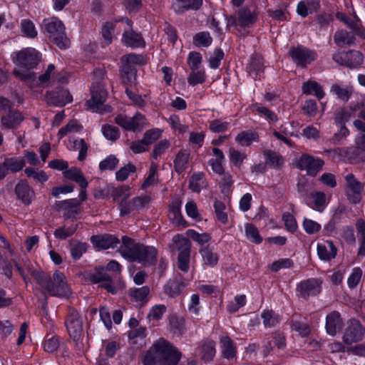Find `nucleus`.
I'll use <instances>...</instances> for the list:
<instances>
[{
	"label": "nucleus",
	"mask_w": 365,
	"mask_h": 365,
	"mask_svg": "<svg viewBox=\"0 0 365 365\" xmlns=\"http://www.w3.org/2000/svg\"><path fill=\"white\" fill-rule=\"evenodd\" d=\"M16 64L14 74L24 81L35 80V73L31 70L37 66L41 59V53L35 48L28 47L11 54Z\"/></svg>",
	"instance_id": "nucleus-1"
},
{
	"label": "nucleus",
	"mask_w": 365,
	"mask_h": 365,
	"mask_svg": "<svg viewBox=\"0 0 365 365\" xmlns=\"http://www.w3.org/2000/svg\"><path fill=\"white\" fill-rule=\"evenodd\" d=\"M119 252L128 261L137 262L143 265H150L155 262L158 252L153 246L135 243L132 239L125 236L122 237Z\"/></svg>",
	"instance_id": "nucleus-2"
},
{
	"label": "nucleus",
	"mask_w": 365,
	"mask_h": 365,
	"mask_svg": "<svg viewBox=\"0 0 365 365\" xmlns=\"http://www.w3.org/2000/svg\"><path fill=\"white\" fill-rule=\"evenodd\" d=\"M36 280L40 286L52 296L68 297L70 293V289L65 282V277L59 272L53 274V280H51L49 276L45 273L39 274L36 277Z\"/></svg>",
	"instance_id": "nucleus-3"
},
{
	"label": "nucleus",
	"mask_w": 365,
	"mask_h": 365,
	"mask_svg": "<svg viewBox=\"0 0 365 365\" xmlns=\"http://www.w3.org/2000/svg\"><path fill=\"white\" fill-rule=\"evenodd\" d=\"M43 26L48 34V38L59 48L65 49L69 46L66 29L63 22L56 17H50L43 21Z\"/></svg>",
	"instance_id": "nucleus-4"
},
{
	"label": "nucleus",
	"mask_w": 365,
	"mask_h": 365,
	"mask_svg": "<svg viewBox=\"0 0 365 365\" xmlns=\"http://www.w3.org/2000/svg\"><path fill=\"white\" fill-rule=\"evenodd\" d=\"M122 270L121 265L115 260H110L106 267H100L96 269L95 272L91 275V280L93 283H98L108 292L115 294L117 289L113 285L111 277L107 272H111L114 274H119Z\"/></svg>",
	"instance_id": "nucleus-5"
},
{
	"label": "nucleus",
	"mask_w": 365,
	"mask_h": 365,
	"mask_svg": "<svg viewBox=\"0 0 365 365\" xmlns=\"http://www.w3.org/2000/svg\"><path fill=\"white\" fill-rule=\"evenodd\" d=\"M163 365H177L180 354L168 341L160 340L151 346Z\"/></svg>",
	"instance_id": "nucleus-6"
},
{
	"label": "nucleus",
	"mask_w": 365,
	"mask_h": 365,
	"mask_svg": "<svg viewBox=\"0 0 365 365\" xmlns=\"http://www.w3.org/2000/svg\"><path fill=\"white\" fill-rule=\"evenodd\" d=\"M173 242L179 251L178 267L180 270L187 272L189 270L191 243L189 240L180 235L174 236Z\"/></svg>",
	"instance_id": "nucleus-7"
},
{
	"label": "nucleus",
	"mask_w": 365,
	"mask_h": 365,
	"mask_svg": "<svg viewBox=\"0 0 365 365\" xmlns=\"http://www.w3.org/2000/svg\"><path fill=\"white\" fill-rule=\"evenodd\" d=\"M91 98L86 102L89 109L93 112L103 113L110 111V108H106L104 103L107 98V91L101 83L93 84L91 88Z\"/></svg>",
	"instance_id": "nucleus-8"
},
{
	"label": "nucleus",
	"mask_w": 365,
	"mask_h": 365,
	"mask_svg": "<svg viewBox=\"0 0 365 365\" xmlns=\"http://www.w3.org/2000/svg\"><path fill=\"white\" fill-rule=\"evenodd\" d=\"M115 121L125 130L133 132H140L148 125L146 118L140 113H136L133 117L118 115L116 116Z\"/></svg>",
	"instance_id": "nucleus-9"
},
{
	"label": "nucleus",
	"mask_w": 365,
	"mask_h": 365,
	"mask_svg": "<svg viewBox=\"0 0 365 365\" xmlns=\"http://www.w3.org/2000/svg\"><path fill=\"white\" fill-rule=\"evenodd\" d=\"M365 334V328L359 321L351 319L347 322V326L343 335V341L346 344H352L362 340Z\"/></svg>",
	"instance_id": "nucleus-10"
},
{
	"label": "nucleus",
	"mask_w": 365,
	"mask_h": 365,
	"mask_svg": "<svg viewBox=\"0 0 365 365\" xmlns=\"http://www.w3.org/2000/svg\"><path fill=\"white\" fill-rule=\"evenodd\" d=\"M332 58L339 65L350 68H356L363 62V55L358 51L351 50L348 52H336Z\"/></svg>",
	"instance_id": "nucleus-11"
},
{
	"label": "nucleus",
	"mask_w": 365,
	"mask_h": 365,
	"mask_svg": "<svg viewBox=\"0 0 365 365\" xmlns=\"http://www.w3.org/2000/svg\"><path fill=\"white\" fill-rule=\"evenodd\" d=\"M346 180V195L349 201L353 204L360 202L361 200V192L364 185L352 174H348L345 177Z\"/></svg>",
	"instance_id": "nucleus-12"
},
{
	"label": "nucleus",
	"mask_w": 365,
	"mask_h": 365,
	"mask_svg": "<svg viewBox=\"0 0 365 365\" xmlns=\"http://www.w3.org/2000/svg\"><path fill=\"white\" fill-rule=\"evenodd\" d=\"M294 62L299 66L305 67L317 58V53L305 47L299 46L289 51Z\"/></svg>",
	"instance_id": "nucleus-13"
},
{
	"label": "nucleus",
	"mask_w": 365,
	"mask_h": 365,
	"mask_svg": "<svg viewBox=\"0 0 365 365\" xmlns=\"http://www.w3.org/2000/svg\"><path fill=\"white\" fill-rule=\"evenodd\" d=\"M65 323L69 336L75 341L78 340L83 334V324L79 314L76 310L70 311Z\"/></svg>",
	"instance_id": "nucleus-14"
},
{
	"label": "nucleus",
	"mask_w": 365,
	"mask_h": 365,
	"mask_svg": "<svg viewBox=\"0 0 365 365\" xmlns=\"http://www.w3.org/2000/svg\"><path fill=\"white\" fill-rule=\"evenodd\" d=\"M324 162L320 159H315L308 155H302L297 160V165L301 170L307 171L312 176L315 175L322 168Z\"/></svg>",
	"instance_id": "nucleus-15"
},
{
	"label": "nucleus",
	"mask_w": 365,
	"mask_h": 365,
	"mask_svg": "<svg viewBox=\"0 0 365 365\" xmlns=\"http://www.w3.org/2000/svg\"><path fill=\"white\" fill-rule=\"evenodd\" d=\"M123 20L125 21L129 29L124 30L122 37V42L125 46L131 48L144 47L145 43L141 35L135 32L130 29L132 26V22L127 18L123 19L121 21H123Z\"/></svg>",
	"instance_id": "nucleus-16"
},
{
	"label": "nucleus",
	"mask_w": 365,
	"mask_h": 365,
	"mask_svg": "<svg viewBox=\"0 0 365 365\" xmlns=\"http://www.w3.org/2000/svg\"><path fill=\"white\" fill-rule=\"evenodd\" d=\"M15 193L17 198L26 205H30L35 198L33 188L24 180H21L15 186Z\"/></svg>",
	"instance_id": "nucleus-17"
},
{
	"label": "nucleus",
	"mask_w": 365,
	"mask_h": 365,
	"mask_svg": "<svg viewBox=\"0 0 365 365\" xmlns=\"http://www.w3.org/2000/svg\"><path fill=\"white\" fill-rule=\"evenodd\" d=\"M300 296L304 299L318 294L321 292V283L316 279L301 282L297 287Z\"/></svg>",
	"instance_id": "nucleus-18"
},
{
	"label": "nucleus",
	"mask_w": 365,
	"mask_h": 365,
	"mask_svg": "<svg viewBox=\"0 0 365 365\" xmlns=\"http://www.w3.org/2000/svg\"><path fill=\"white\" fill-rule=\"evenodd\" d=\"M46 100L48 104L61 107L71 103L72 96L68 90L60 89L48 93L46 96Z\"/></svg>",
	"instance_id": "nucleus-19"
},
{
	"label": "nucleus",
	"mask_w": 365,
	"mask_h": 365,
	"mask_svg": "<svg viewBox=\"0 0 365 365\" xmlns=\"http://www.w3.org/2000/svg\"><path fill=\"white\" fill-rule=\"evenodd\" d=\"M63 81L58 74L55 73V66L53 64H49L43 74L35 76L34 81H26L31 88L38 86L41 84H45L49 82Z\"/></svg>",
	"instance_id": "nucleus-20"
},
{
	"label": "nucleus",
	"mask_w": 365,
	"mask_h": 365,
	"mask_svg": "<svg viewBox=\"0 0 365 365\" xmlns=\"http://www.w3.org/2000/svg\"><path fill=\"white\" fill-rule=\"evenodd\" d=\"M344 326L343 319L337 312L329 313L326 317L325 329L327 334L334 336Z\"/></svg>",
	"instance_id": "nucleus-21"
},
{
	"label": "nucleus",
	"mask_w": 365,
	"mask_h": 365,
	"mask_svg": "<svg viewBox=\"0 0 365 365\" xmlns=\"http://www.w3.org/2000/svg\"><path fill=\"white\" fill-rule=\"evenodd\" d=\"M317 255L320 259L329 261L334 259L337 253L336 247L329 240L319 242L317 246Z\"/></svg>",
	"instance_id": "nucleus-22"
},
{
	"label": "nucleus",
	"mask_w": 365,
	"mask_h": 365,
	"mask_svg": "<svg viewBox=\"0 0 365 365\" xmlns=\"http://www.w3.org/2000/svg\"><path fill=\"white\" fill-rule=\"evenodd\" d=\"M93 246L98 250H106L115 247L119 243L118 239L112 235L93 236L91 238Z\"/></svg>",
	"instance_id": "nucleus-23"
},
{
	"label": "nucleus",
	"mask_w": 365,
	"mask_h": 365,
	"mask_svg": "<svg viewBox=\"0 0 365 365\" xmlns=\"http://www.w3.org/2000/svg\"><path fill=\"white\" fill-rule=\"evenodd\" d=\"M199 253L202 257V265L209 267H215L219 261V255L214 247L204 246L200 249Z\"/></svg>",
	"instance_id": "nucleus-24"
},
{
	"label": "nucleus",
	"mask_w": 365,
	"mask_h": 365,
	"mask_svg": "<svg viewBox=\"0 0 365 365\" xmlns=\"http://www.w3.org/2000/svg\"><path fill=\"white\" fill-rule=\"evenodd\" d=\"M336 18L344 22L353 32L359 36L365 38V29L361 25L359 19L354 16L353 19L348 18L344 14L337 12L336 14Z\"/></svg>",
	"instance_id": "nucleus-25"
},
{
	"label": "nucleus",
	"mask_w": 365,
	"mask_h": 365,
	"mask_svg": "<svg viewBox=\"0 0 365 365\" xmlns=\"http://www.w3.org/2000/svg\"><path fill=\"white\" fill-rule=\"evenodd\" d=\"M202 0H173L172 7L177 14H183L189 10H198Z\"/></svg>",
	"instance_id": "nucleus-26"
},
{
	"label": "nucleus",
	"mask_w": 365,
	"mask_h": 365,
	"mask_svg": "<svg viewBox=\"0 0 365 365\" xmlns=\"http://www.w3.org/2000/svg\"><path fill=\"white\" fill-rule=\"evenodd\" d=\"M320 6L319 0H302L297 6V13L302 17L316 12Z\"/></svg>",
	"instance_id": "nucleus-27"
},
{
	"label": "nucleus",
	"mask_w": 365,
	"mask_h": 365,
	"mask_svg": "<svg viewBox=\"0 0 365 365\" xmlns=\"http://www.w3.org/2000/svg\"><path fill=\"white\" fill-rule=\"evenodd\" d=\"M212 153L215 158L210 159L209 165H210L212 170L216 174H223L224 168L223 163L225 162V158L221 150L217 148L212 149Z\"/></svg>",
	"instance_id": "nucleus-28"
},
{
	"label": "nucleus",
	"mask_w": 365,
	"mask_h": 365,
	"mask_svg": "<svg viewBox=\"0 0 365 365\" xmlns=\"http://www.w3.org/2000/svg\"><path fill=\"white\" fill-rule=\"evenodd\" d=\"M24 116L19 111H12L2 116L1 125L6 128H14L23 121Z\"/></svg>",
	"instance_id": "nucleus-29"
},
{
	"label": "nucleus",
	"mask_w": 365,
	"mask_h": 365,
	"mask_svg": "<svg viewBox=\"0 0 365 365\" xmlns=\"http://www.w3.org/2000/svg\"><path fill=\"white\" fill-rule=\"evenodd\" d=\"M101 34L103 42L110 45L116 36L115 24L111 21H106L101 26Z\"/></svg>",
	"instance_id": "nucleus-30"
},
{
	"label": "nucleus",
	"mask_w": 365,
	"mask_h": 365,
	"mask_svg": "<svg viewBox=\"0 0 365 365\" xmlns=\"http://www.w3.org/2000/svg\"><path fill=\"white\" fill-rule=\"evenodd\" d=\"M190 163V154L187 152L180 151L174 160V167L177 173H181L188 168Z\"/></svg>",
	"instance_id": "nucleus-31"
},
{
	"label": "nucleus",
	"mask_w": 365,
	"mask_h": 365,
	"mask_svg": "<svg viewBox=\"0 0 365 365\" xmlns=\"http://www.w3.org/2000/svg\"><path fill=\"white\" fill-rule=\"evenodd\" d=\"M220 348L224 357L233 358L235 356V347L230 338L226 335L220 338Z\"/></svg>",
	"instance_id": "nucleus-32"
},
{
	"label": "nucleus",
	"mask_w": 365,
	"mask_h": 365,
	"mask_svg": "<svg viewBox=\"0 0 365 365\" xmlns=\"http://www.w3.org/2000/svg\"><path fill=\"white\" fill-rule=\"evenodd\" d=\"M63 175L67 179L78 183L81 188L84 189L88 186V182L83 177L81 171L76 168H72L69 170L67 169L63 172Z\"/></svg>",
	"instance_id": "nucleus-33"
},
{
	"label": "nucleus",
	"mask_w": 365,
	"mask_h": 365,
	"mask_svg": "<svg viewBox=\"0 0 365 365\" xmlns=\"http://www.w3.org/2000/svg\"><path fill=\"white\" fill-rule=\"evenodd\" d=\"M150 293V289L147 286L136 288L130 290V296L133 301L138 305H143L148 301V295Z\"/></svg>",
	"instance_id": "nucleus-34"
},
{
	"label": "nucleus",
	"mask_w": 365,
	"mask_h": 365,
	"mask_svg": "<svg viewBox=\"0 0 365 365\" xmlns=\"http://www.w3.org/2000/svg\"><path fill=\"white\" fill-rule=\"evenodd\" d=\"M303 93L308 95H314L317 98L322 99L324 92L322 86L316 81H309L302 86Z\"/></svg>",
	"instance_id": "nucleus-35"
},
{
	"label": "nucleus",
	"mask_w": 365,
	"mask_h": 365,
	"mask_svg": "<svg viewBox=\"0 0 365 365\" xmlns=\"http://www.w3.org/2000/svg\"><path fill=\"white\" fill-rule=\"evenodd\" d=\"M25 164L24 159L16 157L6 158L2 163L7 173L8 171L17 173L24 168Z\"/></svg>",
	"instance_id": "nucleus-36"
},
{
	"label": "nucleus",
	"mask_w": 365,
	"mask_h": 365,
	"mask_svg": "<svg viewBox=\"0 0 365 365\" xmlns=\"http://www.w3.org/2000/svg\"><path fill=\"white\" fill-rule=\"evenodd\" d=\"M184 287L185 285L180 281L175 279L171 280L165 284L163 287V292L169 297L173 298L179 295L182 292Z\"/></svg>",
	"instance_id": "nucleus-37"
},
{
	"label": "nucleus",
	"mask_w": 365,
	"mask_h": 365,
	"mask_svg": "<svg viewBox=\"0 0 365 365\" xmlns=\"http://www.w3.org/2000/svg\"><path fill=\"white\" fill-rule=\"evenodd\" d=\"M354 36L345 30L338 31L334 36V43L341 47L354 44Z\"/></svg>",
	"instance_id": "nucleus-38"
},
{
	"label": "nucleus",
	"mask_w": 365,
	"mask_h": 365,
	"mask_svg": "<svg viewBox=\"0 0 365 365\" xmlns=\"http://www.w3.org/2000/svg\"><path fill=\"white\" fill-rule=\"evenodd\" d=\"M215 353V343L212 340L205 341L200 349V355L205 361L212 359Z\"/></svg>",
	"instance_id": "nucleus-39"
},
{
	"label": "nucleus",
	"mask_w": 365,
	"mask_h": 365,
	"mask_svg": "<svg viewBox=\"0 0 365 365\" xmlns=\"http://www.w3.org/2000/svg\"><path fill=\"white\" fill-rule=\"evenodd\" d=\"M259 136L257 133L253 131H242L240 133L236 138V142L242 146H248L253 142L258 140Z\"/></svg>",
	"instance_id": "nucleus-40"
},
{
	"label": "nucleus",
	"mask_w": 365,
	"mask_h": 365,
	"mask_svg": "<svg viewBox=\"0 0 365 365\" xmlns=\"http://www.w3.org/2000/svg\"><path fill=\"white\" fill-rule=\"evenodd\" d=\"M310 197L314 205V210L322 212L329 203L325 194L322 192H313L310 194Z\"/></svg>",
	"instance_id": "nucleus-41"
},
{
	"label": "nucleus",
	"mask_w": 365,
	"mask_h": 365,
	"mask_svg": "<svg viewBox=\"0 0 365 365\" xmlns=\"http://www.w3.org/2000/svg\"><path fill=\"white\" fill-rule=\"evenodd\" d=\"M206 186L205 176L202 173H194L190 180V188L192 192H199Z\"/></svg>",
	"instance_id": "nucleus-42"
},
{
	"label": "nucleus",
	"mask_w": 365,
	"mask_h": 365,
	"mask_svg": "<svg viewBox=\"0 0 365 365\" xmlns=\"http://www.w3.org/2000/svg\"><path fill=\"white\" fill-rule=\"evenodd\" d=\"M21 32L23 36L29 38H34L36 37L38 34L34 24L29 19L21 20Z\"/></svg>",
	"instance_id": "nucleus-43"
},
{
	"label": "nucleus",
	"mask_w": 365,
	"mask_h": 365,
	"mask_svg": "<svg viewBox=\"0 0 365 365\" xmlns=\"http://www.w3.org/2000/svg\"><path fill=\"white\" fill-rule=\"evenodd\" d=\"M78 229L77 224H72L71 225H64L57 228L54 232V236L59 240H66L67 237L73 235Z\"/></svg>",
	"instance_id": "nucleus-44"
},
{
	"label": "nucleus",
	"mask_w": 365,
	"mask_h": 365,
	"mask_svg": "<svg viewBox=\"0 0 365 365\" xmlns=\"http://www.w3.org/2000/svg\"><path fill=\"white\" fill-rule=\"evenodd\" d=\"M158 165L155 163H151L149 168V174L145 179L142 187L143 189L154 186L158 183V177L157 175Z\"/></svg>",
	"instance_id": "nucleus-45"
},
{
	"label": "nucleus",
	"mask_w": 365,
	"mask_h": 365,
	"mask_svg": "<svg viewBox=\"0 0 365 365\" xmlns=\"http://www.w3.org/2000/svg\"><path fill=\"white\" fill-rule=\"evenodd\" d=\"M186 235L200 245H203L211 240V235L207 232L199 233L190 229L186 231Z\"/></svg>",
	"instance_id": "nucleus-46"
},
{
	"label": "nucleus",
	"mask_w": 365,
	"mask_h": 365,
	"mask_svg": "<svg viewBox=\"0 0 365 365\" xmlns=\"http://www.w3.org/2000/svg\"><path fill=\"white\" fill-rule=\"evenodd\" d=\"M212 42V37L206 31L197 33L193 37V43L198 47H208L211 45Z\"/></svg>",
	"instance_id": "nucleus-47"
},
{
	"label": "nucleus",
	"mask_w": 365,
	"mask_h": 365,
	"mask_svg": "<svg viewBox=\"0 0 365 365\" xmlns=\"http://www.w3.org/2000/svg\"><path fill=\"white\" fill-rule=\"evenodd\" d=\"M181 203L178 200L173 202L170 207L169 217L177 225H182L183 222L182 216L180 212Z\"/></svg>",
	"instance_id": "nucleus-48"
},
{
	"label": "nucleus",
	"mask_w": 365,
	"mask_h": 365,
	"mask_svg": "<svg viewBox=\"0 0 365 365\" xmlns=\"http://www.w3.org/2000/svg\"><path fill=\"white\" fill-rule=\"evenodd\" d=\"M69 141H70V143L71 144V147L74 150H78V151H79L78 159L80 161L83 160L86 157V154H87V151H88V146H87L86 143H85V141L83 139H79V140L70 139Z\"/></svg>",
	"instance_id": "nucleus-49"
},
{
	"label": "nucleus",
	"mask_w": 365,
	"mask_h": 365,
	"mask_svg": "<svg viewBox=\"0 0 365 365\" xmlns=\"http://www.w3.org/2000/svg\"><path fill=\"white\" fill-rule=\"evenodd\" d=\"M302 227L308 235L316 234L322 229V226L319 222L307 217L303 219Z\"/></svg>",
	"instance_id": "nucleus-50"
},
{
	"label": "nucleus",
	"mask_w": 365,
	"mask_h": 365,
	"mask_svg": "<svg viewBox=\"0 0 365 365\" xmlns=\"http://www.w3.org/2000/svg\"><path fill=\"white\" fill-rule=\"evenodd\" d=\"M263 324L265 327H272L279 322V317L276 315L272 310H264L261 314Z\"/></svg>",
	"instance_id": "nucleus-51"
},
{
	"label": "nucleus",
	"mask_w": 365,
	"mask_h": 365,
	"mask_svg": "<svg viewBox=\"0 0 365 365\" xmlns=\"http://www.w3.org/2000/svg\"><path fill=\"white\" fill-rule=\"evenodd\" d=\"M111 195L113 200H118L119 199L124 201L131 195L130 188L128 186H120L112 189Z\"/></svg>",
	"instance_id": "nucleus-52"
},
{
	"label": "nucleus",
	"mask_w": 365,
	"mask_h": 365,
	"mask_svg": "<svg viewBox=\"0 0 365 365\" xmlns=\"http://www.w3.org/2000/svg\"><path fill=\"white\" fill-rule=\"evenodd\" d=\"M214 208L217 220L222 224H226L228 221L227 213L225 211L226 206L221 201H215Z\"/></svg>",
	"instance_id": "nucleus-53"
},
{
	"label": "nucleus",
	"mask_w": 365,
	"mask_h": 365,
	"mask_svg": "<svg viewBox=\"0 0 365 365\" xmlns=\"http://www.w3.org/2000/svg\"><path fill=\"white\" fill-rule=\"evenodd\" d=\"M246 304V296L245 294H240L235 297L232 301H230L227 304V310L231 313L237 312L240 308L244 307Z\"/></svg>",
	"instance_id": "nucleus-54"
},
{
	"label": "nucleus",
	"mask_w": 365,
	"mask_h": 365,
	"mask_svg": "<svg viewBox=\"0 0 365 365\" xmlns=\"http://www.w3.org/2000/svg\"><path fill=\"white\" fill-rule=\"evenodd\" d=\"M266 162L268 165L273 168H279L283 164V159L279 154L267 150L264 152Z\"/></svg>",
	"instance_id": "nucleus-55"
},
{
	"label": "nucleus",
	"mask_w": 365,
	"mask_h": 365,
	"mask_svg": "<svg viewBox=\"0 0 365 365\" xmlns=\"http://www.w3.org/2000/svg\"><path fill=\"white\" fill-rule=\"evenodd\" d=\"M24 172L27 177L32 178L35 180L40 182H44L48 180L47 175L43 170H38L29 167L25 169Z\"/></svg>",
	"instance_id": "nucleus-56"
},
{
	"label": "nucleus",
	"mask_w": 365,
	"mask_h": 365,
	"mask_svg": "<svg viewBox=\"0 0 365 365\" xmlns=\"http://www.w3.org/2000/svg\"><path fill=\"white\" fill-rule=\"evenodd\" d=\"M166 311V307L163 304H156L153 306L148 315L150 321L157 322L159 321Z\"/></svg>",
	"instance_id": "nucleus-57"
},
{
	"label": "nucleus",
	"mask_w": 365,
	"mask_h": 365,
	"mask_svg": "<svg viewBox=\"0 0 365 365\" xmlns=\"http://www.w3.org/2000/svg\"><path fill=\"white\" fill-rule=\"evenodd\" d=\"M81 129V127L78 125V122L75 120L69 121L67 125L61 128L58 133V138L61 139L66 135L71 133L78 132Z\"/></svg>",
	"instance_id": "nucleus-58"
},
{
	"label": "nucleus",
	"mask_w": 365,
	"mask_h": 365,
	"mask_svg": "<svg viewBox=\"0 0 365 365\" xmlns=\"http://www.w3.org/2000/svg\"><path fill=\"white\" fill-rule=\"evenodd\" d=\"M245 228L246 236L248 240L257 244L262 242V238L259 235V232L254 225L247 223Z\"/></svg>",
	"instance_id": "nucleus-59"
},
{
	"label": "nucleus",
	"mask_w": 365,
	"mask_h": 365,
	"mask_svg": "<svg viewBox=\"0 0 365 365\" xmlns=\"http://www.w3.org/2000/svg\"><path fill=\"white\" fill-rule=\"evenodd\" d=\"M205 81V72L203 71L192 70L187 78V82L190 85L194 86L202 83Z\"/></svg>",
	"instance_id": "nucleus-60"
},
{
	"label": "nucleus",
	"mask_w": 365,
	"mask_h": 365,
	"mask_svg": "<svg viewBox=\"0 0 365 365\" xmlns=\"http://www.w3.org/2000/svg\"><path fill=\"white\" fill-rule=\"evenodd\" d=\"M229 158L232 163L235 166H240L244 160L246 158V155L244 153H241L235 148H230L229 150Z\"/></svg>",
	"instance_id": "nucleus-61"
},
{
	"label": "nucleus",
	"mask_w": 365,
	"mask_h": 365,
	"mask_svg": "<svg viewBox=\"0 0 365 365\" xmlns=\"http://www.w3.org/2000/svg\"><path fill=\"white\" fill-rule=\"evenodd\" d=\"M230 126V123L221 119L211 120L209 124L210 130L213 133H221L226 131Z\"/></svg>",
	"instance_id": "nucleus-62"
},
{
	"label": "nucleus",
	"mask_w": 365,
	"mask_h": 365,
	"mask_svg": "<svg viewBox=\"0 0 365 365\" xmlns=\"http://www.w3.org/2000/svg\"><path fill=\"white\" fill-rule=\"evenodd\" d=\"M168 122L173 129L178 131L180 133H186L188 130V126L180 123V118L176 115L170 116Z\"/></svg>",
	"instance_id": "nucleus-63"
},
{
	"label": "nucleus",
	"mask_w": 365,
	"mask_h": 365,
	"mask_svg": "<svg viewBox=\"0 0 365 365\" xmlns=\"http://www.w3.org/2000/svg\"><path fill=\"white\" fill-rule=\"evenodd\" d=\"M102 133L104 137L109 140H115L120 135L119 130L110 125H105L102 127Z\"/></svg>",
	"instance_id": "nucleus-64"
}]
</instances>
